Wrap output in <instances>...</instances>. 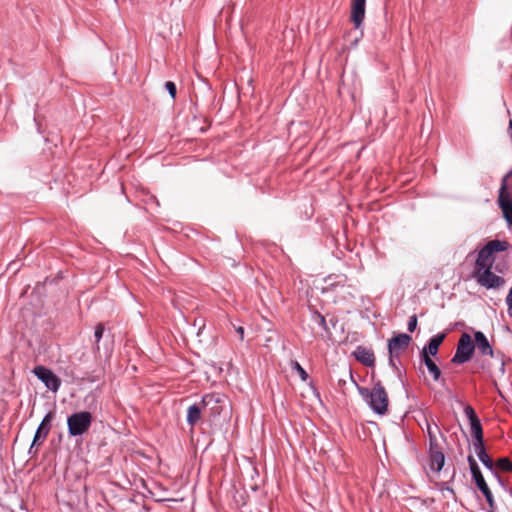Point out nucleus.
<instances>
[{
  "mask_svg": "<svg viewBox=\"0 0 512 512\" xmlns=\"http://www.w3.org/2000/svg\"><path fill=\"white\" fill-rule=\"evenodd\" d=\"M220 402L219 396L215 394L205 395L201 402L191 405L187 411V422L189 425L194 426L201 418V413L209 412L210 414H219L220 410L218 403Z\"/></svg>",
  "mask_w": 512,
  "mask_h": 512,
  "instance_id": "obj_1",
  "label": "nucleus"
},
{
  "mask_svg": "<svg viewBox=\"0 0 512 512\" xmlns=\"http://www.w3.org/2000/svg\"><path fill=\"white\" fill-rule=\"evenodd\" d=\"M362 396L369 398V404L374 412L383 415L388 410V394L380 382L376 383L371 391L361 390Z\"/></svg>",
  "mask_w": 512,
  "mask_h": 512,
  "instance_id": "obj_2",
  "label": "nucleus"
},
{
  "mask_svg": "<svg viewBox=\"0 0 512 512\" xmlns=\"http://www.w3.org/2000/svg\"><path fill=\"white\" fill-rule=\"evenodd\" d=\"M92 420V414L88 411H81L70 415L67 419L69 435H83L89 430Z\"/></svg>",
  "mask_w": 512,
  "mask_h": 512,
  "instance_id": "obj_3",
  "label": "nucleus"
},
{
  "mask_svg": "<svg viewBox=\"0 0 512 512\" xmlns=\"http://www.w3.org/2000/svg\"><path fill=\"white\" fill-rule=\"evenodd\" d=\"M475 351V345L468 333H463L458 341L456 353L451 359L454 364H463L468 362Z\"/></svg>",
  "mask_w": 512,
  "mask_h": 512,
  "instance_id": "obj_4",
  "label": "nucleus"
},
{
  "mask_svg": "<svg viewBox=\"0 0 512 512\" xmlns=\"http://www.w3.org/2000/svg\"><path fill=\"white\" fill-rule=\"evenodd\" d=\"M472 277L476 279L479 285L487 289H498L505 283V280L502 277L492 272V268L473 270Z\"/></svg>",
  "mask_w": 512,
  "mask_h": 512,
  "instance_id": "obj_5",
  "label": "nucleus"
},
{
  "mask_svg": "<svg viewBox=\"0 0 512 512\" xmlns=\"http://www.w3.org/2000/svg\"><path fill=\"white\" fill-rule=\"evenodd\" d=\"M468 463H469L470 471L472 473V477H473L477 487L484 494L490 507H493L494 501H493L492 492L489 489V487L480 471V468H479L475 458L472 455L468 456Z\"/></svg>",
  "mask_w": 512,
  "mask_h": 512,
  "instance_id": "obj_6",
  "label": "nucleus"
},
{
  "mask_svg": "<svg viewBox=\"0 0 512 512\" xmlns=\"http://www.w3.org/2000/svg\"><path fill=\"white\" fill-rule=\"evenodd\" d=\"M411 341L412 337L405 333L398 334L389 340L388 351L390 354L391 363L394 357H398L402 352H404L408 348Z\"/></svg>",
  "mask_w": 512,
  "mask_h": 512,
  "instance_id": "obj_7",
  "label": "nucleus"
},
{
  "mask_svg": "<svg viewBox=\"0 0 512 512\" xmlns=\"http://www.w3.org/2000/svg\"><path fill=\"white\" fill-rule=\"evenodd\" d=\"M33 373L45 384L48 389L52 390L53 392L58 391L61 385V380L50 369L39 365L33 369Z\"/></svg>",
  "mask_w": 512,
  "mask_h": 512,
  "instance_id": "obj_8",
  "label": "nucleus"
},
{
  "mask_svg": "<svg viewBox=\"0 0 512 512\" xmlns=\"http://www.w3.org/2000/svg\"><path fill=\"white\" fill-rule=\"evenodd\" d=\"M464 413L470 422L473 443L484 442L482 425L474 409L470 405H467L464 408Z\"/></svg>",
  "mask_w": 512,
  "mask_h": 512,
  "instance_id": "obj_9",
  "label": "nucleus"
},
{
  "mask_svg": "<svg viewBox=\"0 0 512 512\" xmlns=\"http://www.w3.org/2000/svg\"><path fill=\"white\" fill-rule=\"evenodd\" d=\"M53 418H54L53 412H49L45 415V417L43 418L42 422L40 423V425L34 435V439H33L30 451L32 450V448L35 445L41 444L46 439V437L48 436V434L50 432L51 421L53 420Z\"/></svg>",
  "mask_w": 512,
  "mask_h": 512,
  "instance_id": "obj_10",
  "label": "nucleus"
},
{
  "mask_svg": "<svg viewBox=\"0 0 512 512\" xmlns=\"http://www.w3.org/2000/svg\"><path fill=\"white\" fill-rule=\"evenodd\" d=\"M366 0H351L350 20L355 28H359L365 17Z\"/></svg>",
  "mask_w": 512,
  "mask_h": 512,
  "instance_id": "obj_11",
  "label": "nucleus"
},
{
  "mask_svg": "<svg viewBox=\"0 0 512 512\" xmlns=\"http://www.w3.org/2000/svg\"><path fill=\"white\" fill-rule=\"evenodd\" d=\"M499 205L503 211L504 217L512 226V199L509 198V195L506 192V184L505 182L502 184L499 193Z\"/></svg>",
  "mask_w": 512,
  "mask_h": 512,
  "instance_id": "obj_12",
  "label": "nucleus"
},
{
  "mask_svg": "<svg viewBox=\"0 0 512 512\" xmlns=\"http://www.w3.org/2000/svg\"><path fill=\"white\" fill-rule=\"evenodd\" d=\"M474 340H475V343H474L475 348L478 349L480 354L489 355L490 357H494V350L483 332L476 331L474 333Z\"/></svg>",
  "mask_w": 512,
  "mask_h": 512,
  "instance_id": "obj_13",
  "label": "nucleus"
},
{
  "mask_svg": "<svg viewBox=\"0 0 512 512\" xmlns=\"http://www.w3.org/2000/svg\"><path fill=\"white\" fill-rule=\"evenodd\" d=\"M494 260L495 259L491 251H489V249L484 246L478 253L474 270L492 268Z\"/></svg>",
  "mask_w": 512,
  "mask_h": 512,
  "instance_id": "obj_14",
  "label": "nucleus"
},
{
  "mask_svg": "<svg viewBox=\"0 0 512 512\" xmlns=\"http://www.w3.org/2000/svg\"><path fill=\"white\" fill-rule=\"evenodd\" d=\"M430 468L435 472H440L445 463V455L442 448L429 449Z\"/></svg>",
  "mask_w": 512,
  "mask_h": 512,
  "instance_id": "obj_15",
  "label": "nucleus"
},
{
  "mask_svg": "<svg viewBox=\"0 0 512 512\" xmlns=\"http://www.w3.org/2000/svg\"><path fill=\"white\" fill-rule=\"evenodd\" d=\"M445 337L446 335L444 333L433 336L429 340L428 345L425 346L421 351V357H424V355H427L429 357L437 355L439 346L442 344Z\"/></svg>",
  "mask_w": 512,
  "mask_h": 512,
  "instance_id": "obj_16",
  "label": "nucleus"
},
{
  "mask_svg": "<svg viewBox=\"0 0 512 512\" xmlns=\"http://www.w3.org/2000/svg\"><path fill=\"white\" fill-rule=\"evenodd\" d=\"M353 354L359 362L366 366H373L375 363L374 353L370 349L358 346Z\"/></svg>",
  "mask_w": 512,
  "mask_h": 512,
  "instance_id": "obj_17",
  "label": "nucleus"
},
{
  "mask_svg": "<svg viewBox=\"0 0 512 512\" xmlns=\"http://www.w3.org/2000/svg\"><path fill=\"white\" fill-rule=\"evenodd\" d=\"M472 446L475 454L478 456L483 465L488 469L493 470L494 462L492 458L487 454L484 442L472 443Z\"/></svg>",
  "mask_w": 512,
  "mask_h": 512,
  "instance_id": "obj_18",
  "label": "nucleus"
},
{
  "mask_svg": "<svg viewBox=\"0 0 512 512\" xmlns=\"http://www.w3.org/2000/svg\"><path fill=\"white\" fill-rule=\"evenodd\" d=\"M422 361L426 365L428 371L432 375L433 379L435 381H439L441 377V370L436 365V363L431 359V357L424 355V357H421Z\"/></svg>",
  "mask_w": 512,
  "mask_h": 512,
  "instance_id": "obj_19",
  "label": "nucleus"
},
{
  "mask_svg": "<svg viewBox=\"0 0 512 512\" xmlns=\"http://www.w3.org/2000/svg\"><path fill=\"white\" fill-rule=\"evenodd\" d=\"M509 244L507 241L500 240H491L489 241L485 247L491 251L492 254L495 252L505 251L508 248Z\"/></svg>",
  "mask_w": 512,
  "mask_h": 512,
  "instance_id": "obj_20",
  "label": "nucleus"
},
{
  "mask_svg": "<svg viewBox=\"0 0 512 512\" xmlns=\"http://www.w3.org/2000/svg\"><path fill=\"white\" fill-rule=\"evenodd\" d=\"M494 466H496V468L501 471H505V472L512 471V462L507 457L498 459L496 461V463L494 464Z\"/></svg>",
  "mask_w": 512,
  "mask_h": 512,
  "instance_id": "obj_21",
  "label": "nucleus"
},
{
  "mask_svg": "<svg viewBox=\"0 0 512 512\" xmlns=\"http://www.w3.org/2000/svg\"><path fill=\"white\" fill-rule=\"evenodd\" d=\"M290 365H291L292 370H295L299 374L302 381L307 380V378H308L307 372L303 369V367L297 361L291 360Z\"/></svg>",
  "mask_w": 512,
  "mask_h": 512,
  "instance_id": "obj_22",
  "label": "nucleus"
},
{
  "mask_svg": "<svg viewBox=\"0 0 512 512\" xmlns=\"http://www.w3.org/2000/svg\"><path fill=\"white\" fill-rule=\"evenodd\" d=\"M427 433L429 436V449H436L439 448L440 445L438 443L437 437L435 432L432 430L431 426L428 425L427 427Z\"/></svg>",
  "mask_w": 512,
  "mask_h": 512,
  "instance_id": "obj_23",
  "label": "nucleus"
},
{
  "mask_svg": "<svg viewBox=\"0 0 512 512\" xmlns=\"http://www.w3.org/2000/svg\"><path fill=\"white\" fill-rule=\"evenodd\" d=\"M105 331V327L102 323H99L96 327H95V333H94V336H95V339H96V344L99 343V341L101 340L102 336H103V333Z\"/></svg>",
  "mask_w": 512,
  "mask_h": 512,
  "instance_id": "obj_24",
  "label": "nucleus"
},
{
  "mask_svg": "<svg viewBox=\"0 0 512 512\" xmlns=\"http://www.w3.org/2000/svg\"><path fill=\"white\" fill-rule=\"evenodd\" d=\"M165 87H166L167 91L169 92L170 96L174 99L176 97V92H177L175 83L172 81H167L165 83Z\"/></svg>",
  "mask_w": 512,
  "mask_h": 512,
  "instance_id": "obj_25",
  "label": "nucleus"
},
{
  "mask_svg": "<svg viewBox=\"0 0 512 512\" xmlns=\"http://www.w3.org/2000/svg\"><path fill=\"white\" fill-rule=\"evenodd\" d=\"M417 323H418L417 316L414 314V315H412L409 318V321H408V324H407L408 331L409 332H414V330L417 327Z\"/></svg>",
  "mask_w": 512,
  "mask_h": 512,
  "instance_id": "obj_26",
  "label": "nucleus"
},
{
  "mask_svg": "<svg viewBox=\"0 0 512 512\" xmlns=\"http://www.w3.org/2000/svg\"><path fill=\"white\" fill-rule=\"evenodd\" d=\"M235 330H236V332L239 335V339L241 341H243V339H244V328L242 326H239V327H236Z\"/></svg>",
  "mask_w": 512,
  "mask_h": 512,
  "instance_id": "obj_27",
  "label": "nucleus"
},
{
  "mask_svg": "<svg viewBox=\"0 0 512 512\" xmlns=\"http://www.w3.org/2000/svg\"><path fill=\"white\" fill-rule=\"evenodd\" d=\"M317 318L319 320V324L326 329V320L324 316H322L321 314H317Z\"/></svg>",
  "mask_w": 512,
  "mask_h": 512,
  "instance_id": "obj_28",
  "label": "nucleus"
},
{
  "mask_svg": "<svg viewBox=\"0 0 512 512\" xmlns=\"http://www.w3.org/2000/svg\"><path fill=\"white\" fill-rule=\"evenodd\" d=\"M504 371H505V368H504V362H503V361H501V364H500V372H501L502 374H504Z\"/></svg>",
  "mask_w": 512,
  "mask_h": 512,
  "instance_id": "obj_29",
  "label": "nucleus"
}]
</instances>
